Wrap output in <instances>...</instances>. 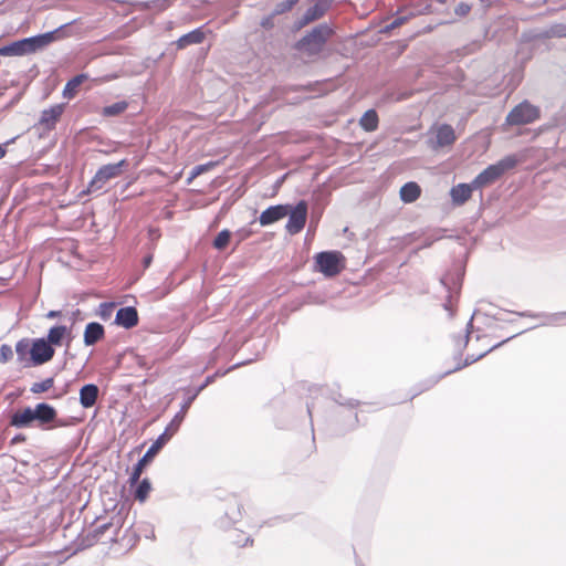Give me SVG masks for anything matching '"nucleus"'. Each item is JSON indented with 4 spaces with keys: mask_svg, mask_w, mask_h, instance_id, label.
<instances>
[{
    "mask_svg": "<svg viewBox=\"0 0 566 566\" xmlns=\"http://www.w3.org/2000/svg\"><path fill=\"white\" fill-rule=\"evenodd\" d=\"M205 40L202 28H197L189 33L184 34L177 40L178 49H185L190 44H199Z\"/></svg>",
    "mask_w": 566,
    "mask_h": 566,
    "instance_id": "21",
    "label": "nucleus"
},
{
    "mask_svg": "<svg viewBox=\"0 0 566 566\" xmlns=\"http://www.w3.org/2000/svg\"><path fill=\"white\" fill-rule=\"evenodd\" d=\"M104 336V327L99 323H88L84 331V344L92 346L96 344Z\"/></svg>",
    "mask_w": 566,
    "mask_h": 566,
    "instance_id": "19",
    "label": "nucleus"
},
{
    "mask_svg": "<svg viewBox=\"0 0 566 566\" xmlns=\"http://www.w3.org/2000/svg\"><path fill=\"white\" fill-rule=\"evenodd\" d=\"M408 20L407 17H397L392 20V22L387 27V29H395L402 25Z\"/></svg>",
    "mask_w": 566,
    "mask_h": 566,
    "instance_id": "44",
    "label": "nucleus"
},
{
    "mask_svg": "<svg viewBox=\"0 0 566 566\" xmlns=\"http://www.w3.org/2000/svg\"><path fill=\"white\" fill-rule=\"evenodd\" d=\"M476 189L473 187V182L471 184H458L453 186L450 190V196L452 203L454 206H461L465 203L472 196V191Z\"/></svg>",
    "mask_w": 566,
    "mask_h": 566,
    "instance_id": "13",
    "label": "nucleus"
},
{
    "mask_svg": "<svg viewBox=\"0 0 566 566\" xmlns=\"http://www.w3.org/2000/svg\"><path fill=\"white\" fill-rule=\"evenodd\" d=\"M150 489H151V484H150L149 479H147V478L143 479L140 482H138V485L135 490V493H134L135 499L140 502H144L147 499Z\"/></svg>",
    "mask_w": 566,
    "mask_h": 566,
    "instance_id": "29",
    "label": "nucleus"
},
{
    "mask_svg": "<svg viewBox=\"0 0 566 566\" xmlns=\"http://www.w3.org/2000/svg\"><path fill=\"white\" fill-rule=\"evenodd\" d=\"M289 212L290 205L271 206L260 214L259 222L262 227H266L285 218Z\"/></svg>",
    "mask_w": 566,
    "mask_h": 566,
    "instance_id": "10",
    "label": "nucleus"
},
{
    "mask_svg": "<svg viewBox=\"0 0 566 566\" xmlns=\"http://www.w3.org/2000/svg\"><path fill=\"white\" fill-rule=\"evenodd\" d=\"M275 14L271 12L270 14L263 17L260 21V25L265 31H271L275 27Z\"/></svg>",
    "mask_w": 566,
    "mask_h": 566,
    "instance_id": "41",
    "label": "nucleus"
},
{
    "mask_svg": "<svg viewBox=\"0 0 566 566\" xmlns=\"http://www.w3.org/2000/svg\"><path fill=\"white\" fill-rule=\"evenodd\" d=\"M471 10V7L467 3H459L455 8V13L459 15H465Z\"/></svg>",
    "mask_w": 566,
    "mask_h": 566,
    "instance_id": "43",
    "label": "nucleus"
},
{
    "mask_svg": "<svg viewBox=\"0 0 566 566\" xmlns=\"http://www.w3.org/2000/svg\"><path fill=\"white\" fill-rule=\"evenodd\" d=\"M115 324L126 329L133 328L138 324V313L133 306L122 307L115 316Z\"/></svg>",
    "mask_w": 566,
    "mask_h": 566,
    "instance_id": "11",
    "label": "nucleus"
},
{
    "mask_svg": "<svg viewBox=\"0 0 566 566\" xmlns=\"http://www.w3.org/2000/svg\"><path fill=\"white\" fill-rule=\"evenodd\" d=\"M128 108V103L125 101L116 102L112 105L105 106L102 109V115L105 117H113L124 113Z\"/></svg>",
    "mask_w": 566,
    "mask_h": 566,
    "instance_id": "27",
    "label": "nucleus"
},
{
    "mask_svg": "<svg viewBox=\"0 0 566 566\" xmlns=\"http://www.w3.org/2000/svg\"><path fill=\"white\" fill-rule=\"evenodd\" d=\"M231 238V232L227 229L220 231L213 240V248L217 250H223Z\"/></svg>",
    "mask_w": 566,
    "mask_h": 566,
    "instance_id": "32",
    "label": "nucleus"
},
{
    "mask_svg": "<svg viewBox=\"0 0 566 566\" xmlns=\"http://www.w3.org/2000/svg\"><path fill=\"white\" fill-rule=\"evenodd\" d=\"M476 359H478V358H467V359H465V361H464V364H462V365H458L453 370H459V369H461L462 367L468 366V365H470V364L474 363Z\"/></svg>",
    "mask_w": 566,
    "mask_h": 566,
    "instance_id": "47",
    "label": "nucleus"
},
{
    "mask_svg": "<svg viewBox=\"0 0 566 566\" xmlns=\"http://www.w3.org/2000/svg\"><path fill=\"white\" fill-rule=\"evenodd\" d=\"M62 28L63 25L43 34L25 38L30 53H35L36 51L46 48L49 44L57 40L60 30Z\"/></svg>",
    "mask_w": 566,
    "mask_h": 566,
    "instance_id": "9",
    "label": "nucleus"
},
{
    "mask_svg": "<svg viewBox=\"0 0 566 566\" xmlns=\"http://www.w3.org/2000/svg\"><path fill=\"white\" fill-rule=\"evenodd\" d=\"M33 410L35 421H38L40 426L52 422L56 417L55 409L45 402L38 403Z\"/></svg>",
    "mask_w": 566,
    "mask_h": 566,
    "instance_id": "18",
    "label": "nucleus"
},
{
    "mask_svg": "<svg viewBox=\"0 0 566 566\" xmlns=\"http://www.w3.org/2000/svg\"><path fill=\"white\" fill-rule=\"evenodd\" d=\"M298 0H285V1H282L280 3H277L274 8V10L272 11L275 15H280V14H283V13H286L289 11H291L296 4H297Z\"/></svg>",
    "mask_w": 566,
    "mask_h": 566,
    "instance_id": "35",
    "label": "nucleus"
},
{
    "mask_svg": "<svg viewBox=\"0 0 566 566\" xmlns=\"http://www.w3.org/2000/svg\"><path fill=\"white\" fill-rule=\"evenodd\" d=\"M517 159L514 156H507L496 164L488 166L473 180V187L476 189L484 188L495 182L505 171L514 168Z\"/></svg>",
    "mask_w": 566,
    "mask_h": 566,
    "instance_id": "2",
    "label": "nucleus"
},
{
    "mask_svg": "<svg viewBox=\"0 0 566 566\" xmlns=\"http://www.w3.org/2000/svg\"><path fill=\"white\" fill-rule=\"evenodd\" d=\"M6 147L3 145H0V159L3 158L6 156Z\"/></svg>",
    "mask_w": 566,
    "mask_h": 566,
    "instance_id": "50",
    "label": "nucleus"
},
{
    "mask_svg": "<svg viewBox=\"0 0 566 566\" xmlns=\"http://www.w3.org/2000/svg\"><path fill=\"white\" fill-rule=\"evenodd\" d=\"M312 410H313V406L312 405H307V411H308L310 416L312 415Z\"/></svg>",
    "mask_w": 566,
    "mask_h": 566,
    "instance_id": "54",
    "label": "nucleus"
},
{
    "mask_svg": "<svg viewBox=\"0 0 566 566\" xmlns=\"http://www.w3.org/2000/svg\"><path fill=\"white\" fill-rule=\"evenodd\" d=\"M360 126L366 132H374L378 126V115L374 109H368L360 118Z\"/></svg>",
    "mask_w": 566,
    "mask_h": 566,
    "instance_id": "26",
    "label": "nucleus"
},
{
    "mask_svg": "<svg viewBox=\"0 0 566 566\" xmlns=\"http://www.w3.org/2000/svg\"><path fill=\"white\" fill-rule=\"evenodd\" d=\"M539 117V109L524 101L516 105L506 116L509 125H526L535 122Z\"/></svg>",
    "mask_w": 566,
    "mask_h": 566,
    "instance_id": "5",
    "label": "nucleus"
},
{
    "mask_svg": "<svg viewBox=\"0 0 566 566\" xmlns=\"http://www.w3.org/2000/svg\"><path fill=\"white\" fill-rule=\"evenodd\" d=\"M214 379V376H209L206 378V380L203 381L202 385H200L199 387L195 388V390H199V394L208 386L210 385Z\"/></svg>",
    "mask_w": 566,
    "mask_h": 566,
    "instance_id": "46",
    "label": "nucleus"
},
{
    "mask_svg": "<svg viewBox=\"0 0 566 566\" xmlns=\"http://www.w3.org/2000/svg\"><path fill=\"white\" fill-rule=\"evenodd\" d=\"M31 54L25 39L11 42L0 48V55L2 56H23Z\"/></svg>",
    "mask_w": 566,
    "mask_h": 566,
    "instance_id": "16",
    "label": "nucleus"
},
{
    "mask_svg": "<svg viewBox=\"0 0 566 566\" xmlns=\"http://www.w3.org/2000/svg\"><path fill=\"white\" fill-rule=\"evenodd\" d=\"M448 280H449V279H448L447 276H444V277H442V279H441V283H442L446 287H448Z\"/></svg>",
    "mask_w": 566,
    "mask_h": 566,
    "instance_id": "52",
    "label": "nucleus"
},
{
    "mask_svg": "<svg viewBox=\"0 0 566 566\" xmlns=\"http://www.w3.org/2000/svg\"><path fill=\"white\" fill-rule=\"evenodd\" d=\"M87 78H88V76L86 74H78V75L74 76L73 78H71L66 83V85L63 90V96L66 98H73L75 96L80 85Z\"/></svg>",
    "mask_w": 566,
    "mask_h": 566,
    "instance_id": "23",
    "label": "nucleus"
},
{
    "mask_svg": "<svg viewBox=\"0 0 566 566\" xmlns=\"http://www.w3.org/2000/svg\"><path fill=\"white\" fill-rule=\"evenodd\" d=\"M150 261H151V256L145 258V260H144L145 265L148 266L150 264Z\"/></svg>",
    "mask_w": 566,
    "mask_h": 566,
    "instance_id": "53",
    "label": "nucleus"
},
{
    "mask_svg": "<svg viewBox=\"0 0 566 566\" xmlns=\"http://www.w3.org/2000/svg\"><path fill=\"white\" fill-rule=\"evenodd\" d=\"M60 315V312L57 311H50L48 314H46V317L49 318H55Z\"/></svg>",
    "mask_w": 566,
    "mask_h": 566,
    "instance_id": "48",
    "label": "nucleus"
},
{
    "mask_svg": "<svg viewBox=\"0 0 566 566\" xmlns=\"http://www.w3.org/2000/svg\"><path fill=\"white\" fill-rule=\"evenodd\" d=\"M69 329L64 325H56L50 328L48 338L45 339L52 347L57 346L62 343V339L66 336Z\"/></svg>",
    "mask_w": 566,
    "mask_h": 566,
    "instance_id": "24",
    "label": "nucleus"
},
{
    "mask_svg": "<svg viewBox=\"0 0 566 566\" xmlns=\"http://www.w3.org/2000/svg\"><path fill=\"white\" fill-rule=\"evenodd\" d=\"M241 510H242V505L238 501H233V503H231L229 505V507L226 511V516L228 517L230 523L234 524L241 520V517H242Z\"/></svg>",
    "mask_w": 566,
    "mask_h": 566,
    "instance_id": "30",
    "label": "nucleus"
},
{
    "mask_svg": "<svg viewBox=\"0 0 566 566\" xmlns=\"http://www.w3.org/2000/svg\"><path fill=\"white\" fill-rule=\"evenodd\" d=\"M35 421L34 410L27 407L22 411H17L10 419V424L15 428H29Z\"/></svg>",
    "mask_w": 566,
    "mask_h": 566,
    "instance_id": "14",
    "label": "nucleus"
},
{
    "mask_svg": "<svg viewBox=\"0 0 566 566\" xmlns=\"http://www.w3.org/2000/svg\"><path fill=\"white\" fill-rule=\"evenodd\" d=\"M343 255L338 251H324L315 255V270L326 277L337 275L343 269Z\"/></svg>",
    "mask_w": 566,
    "mask_h": 566,
    "instance_id": "4",
    "label": "nucleus"
},
{
    "mask_svg": "<svg viewBox=\"0 0 566 566\" xmlns=\"http://www.w3.org/2000/svg\"><path fill=\"white\" fill-rule=\"evenodd\" d=\"M64 107L62 104H56L41 113L39 124L45 129L51 130L55 127L56 122L61 117Z\"/></svg>",
    "mask_w": 566,
    "mask_h": 566,
    "instance_id": "12",
    "label": "nucleus"
},
{
    "mask_svg": "<svg viewBox=\"0 0 566 566\" xmlns=\"http://www.w3.org/2000/svg\"><path fill=\"white\" fill-rule=\"evenodd\" d=\"M30 349L31 347L28 339H21L15 345V353L21 359H23L28 353L30 354Z\"/></svg>",
    "mask_w": 566,
    "mask_h": 566,
    "instance_id": "39",
    "label": "nucleus"
},
{
    "mask_svg": "<svg viewBox=\"0 0 566 566\" xmlns=\"http://www.w3.org/2000/svg\"><path fill=\"white\" fill-rule=\"evenodd\" d=\"M289 220L285 224L286 231L291 234H297L301 232L306 223L307 219V203L304 200L297 202L295 207L290 206V212L286 216Z\"/></svg>",
    "mask_w": 566,
    "mask_h": 566,
    "instance_id": "6",
    "label": "nucleus"
},
{
    "mask_svg": "<svg viewBox=\"0 0 566 566\" xmlns=\"http://www.w3.org/2000/svg\"><path fill=\"white\" fill-rule=\"evenodd\" d=\"M186 413L179 410V412L174 417V419L170 421V423L166 427L164 432H167L169 437L171 438L179 429L181 422L185 419Z\"/></svg>",
    "mask_w": 566,
    "mask_h": 566,
    "instance_id": "31",
    "label": "nucleus"
},
{
    "mask_svg": "<svg viewBox=\"0 0 566 566\" xmlns=\"http://www.w3.org/2000/svg\"><path fill=\"white\" fill-rule=\"evenodd\" d=\"M333 33L334 30L328 23H321L300 39L295 48L308 56L316 55L322 52Z\"/></svg>",
    "mask_w": 566,
    "mask_h": 566,
    "instance_id": "1",
    "label": "nucleus"
},
{
    "mask_svg": "<svg viewBox=\"0 0 566 566\" xmlns=\"http://www.w3.org/2000/svg\"><path fill=\"white\" fill-rule=\"evenodd\" d=\"M472 327V318L469 321L468 323V331H467V335H465V339H464V345H467L468 340H469V334H470V331L469 328Z\"/></svg>",
    "mask_w": 566,
    "mask_h": 566,
    "instance_id": "49",
    "label": "nucleus"
},
{
    "mask_svg": "<svg viewBox=\"0 0 566 566\" xmlns=\"http://www.w3.org/2000/svg\"><path fill=\"white\" fill-rule=\"evenodd\" d=\"M171 1L172 0H154L151 2H146L145 8L163 11L171 4Z\"/></svg>",
    "mask_w": 566,
    "mask_h": 566,
    "instance_id": "40",
    "label": "nucleus"
},
{
    "mask_svg": "<svg viewBox=\"0 0 566 566\" xmlns=\"http://www.w3.org/2000/svg\"><path fill=\"white\" fill-rule=\"evenodd\" d=\"M522 316H530V317H543L544 322L542 325H557L559 324V321L564 317H566V313H554V314H527L522 313Z\"/></svg>",
    "mask_w": 566,
    "mask_h": 566,
    "instance_id": "28",
    "label": "nucleus"
},
{
    "mask_svg": "<svg viewBox=\"0 0 566 566\" xmlns=\"http://www.w3.org/2000/svg\"><path fill=\"white\" fill-rule=\"evenodd\" d=\"M127 160L122 159L116 164H107L99 167L93 179L90 181L86 192L92 193L102 190L106 182L118 177L122 174L123 168L127 167Z\"/></svg>",
    "mask_w": 566,
    "mask_h": 566,
    "instance_id": "3",
    "label": "nucleus"
},
{
    "mask_svg": "<svg viewBox=\"0 0 566 566\" xmlns=\"http://www.w3.org/2000/svg\"><path fill=\"white\" fill-rule=\"evenodd\" d=\"M30 355L33 365H42L52 359L54 348L44 338H38L31 346Z\"/></svg>",
    "mask_w": 566,
    "mask_h": 566,
    "instance_id": "7",
    "label": "nucleus"
},
{
    "mask_svg": "<svg viewBox=\"0 0 566 566\" xmlns=\"http://www.w3.org/2000/svg\"><path fill=\"white\" fill-rule=\"evenodd\" d=\"M217 165V163L214 161H210V163H207V164H202V165H198V166H195L192 168V170L190 171V176L188 178V181L190 182L192 179L197 178L198 176L207 172L208 170H210L211 168H213L214 166Z\"/></svg>",
    "mask_w": 566,
    "mask_h": 566,
    "instance_id": "34",
    "label": "nucleus"
},
{
    "mask_svg": "<svg viewBox=\"0 0 566 566\" xmlns=\"http://www.w3.org/2000/svg\"><path fill=\"white\" fill-rule=\"evenodd\" d=\"M53 378H46L42 381L34 382L31 386L30 391L32 394H42L44 391H48L53 386Z\"/></svg>",
    "mask_w": 566,
    "mask_h": 566,
    "instance_id": "36",
    "label": "nucleus"
},
{
    "mask_svg": "<svg viewBox=\"0 0 566 566\" xmlns=\"http://www.w3.org/2000/svg\"><path fill=\"white\" fill-rule=\"evenodd\" d=\"M98 387L94 384L84 385L80 389V403L83 408L93 407L98 398Z\"/></svg>",
    "mask_w": 566,
    "mask_h": 566,
    "instance_id": "17",
    "label": "nucleus"
},
{
    "mask_svg": "<svg viewBox=\"0 0 566 566\" xmlns=\"http://www.w3.org/2000/svg\"><path fill=\"white\" fill-rule=\"evenodd\" d=\"M187 397L185 398L184 402L181 403L180 410L185 413H187L188 409L190 408L193 400L198 397L199 390L195 389H187L186 390Z\"/></svg>",
    "mask_w": 566,
    "mask_h": 566,
    "instance_id": "37",
    "label": "nucleus"
},
{
    "mask_svg": "<svg viewBox=\"0 0 566 566\" xmlns=\"http://www.w3.org/2000/svg\"><path fill=\"white\" fill-rule=\"evenodd\" d=\"M12 348L9 345L3 344L0 347V363H7L12 357Z\"/></svg>",
    "mask_w": 566,
    "mask_h": 566,
    "instance_id": "42",
    "label": "nucleus"
},
{
    "mask_svg": "<svg viewBox=\"0 0 566 566\" xmlns=\"http://www.w3.org/2000/svg\"><path fill=\"white\" fill-rule=\"evenodd\" d=\"M421 195L420 186L415 181L405 184L399 191L400 200L405 203L415 202Z\"/></svg>",
    "mask_w": 566,
    "mask_h": 566,
    "instance_id": "20",
    "label": "nucleus"
},
{
    "mask_svg": "<svg viewBox=\"0 0 566 566\" xmlns=\"http://www.w3.org/2000/svg\"><path fill=\"white\" fill-rule=\"evenodd\" d=\"M548 36L566 38V24L558 23L552 25L547 31Z\"/></svg>",
    "mask_w": 566,
    "mask_h": 566,
    "instance_id": "38",
    "label": "nucleus"
},
{
    "mask_svg": "<svg viewBox=\"0 0 566 566\" xmlns=\"http://www.w3.org/2000/svg\"><path fill=\"white\" fill-rule=\"evenodd\" d=\"M328 7L329 4L327 0H319L314 6L310 7L300 19H297V21L295 22V28L300 30L306 27L307 24L316 20H319L325 15L326 11L328 10Z\"/></svg>",
    "mask_w": 566,
    "mask_h": 566,
    "instance_id": "8",
    "label": "nucleus"
},
{
    "mask_svg": "<svg viewBox=\"0 0 566 566\" xmlns=\"http://www.w3.org/2000/svg\"><path fill=\"white\" fill-rule=\"evenodd\" d=\"M145 536H146L147 538L154 539V538H155V532H154V530H150V532H149V533H147Z\"/></svg>",
    "mask_w": 566,
    "mask_h": 566,
    "instance_id": "51",
    "label": "nucleus"
},
{
    "mask_svg": "<svg viewBox=\"0 0 566 566\" xmlns=\"http://www.w3.org/2000/svg\"><path fill=\"white\" fill-rule=\"evenodd\" d=\"M437 145L440 147L449 146L455 140V133L452 126L443 124L437 129Z\"/></svg>",
    "mask_w": 566,
    "mask_h": 566,
    "instance_id": "22",
    "label": "nucleus"
},
{
    "mask_svg": "<svg viewBox=\"0 0 566 566\" xmlns=\"http://www.w3.org/2000/svg\"><path fill=\"white\" fill-rule=\"evenodd\" d=\"M122 526L120 518H112L108 522L98 524L94 531H93V537L95 541H98L102 538V536L112 530V536L109 537L111 541H115V537L118 535V531Z\"/></svg>",
    "mask_w": 566,
    "mask_h": 566,
    "instance_id": "15",
    "label": "nucleus"
},
{
    "mask_svg": "<svg viewBox=\"0 0 566 566\" xmlns=\"http://www.w3.org/2000/svg\"><path fill=\"white\" fill-rule=\"evenodd\" d=\"M112 307H113V304H102L101 305V315L102 317H106V315H109L111 314V311H112Z\"/></svg>",
    "mask_w": 566,
    "mask_h": 566,
    "instance_id": "45",
    "label": "nucleus"
},
{
    "mask_svg": "<svg viewBox=\"0 0 566 566\" xmlns=\"http://www.w3.org/2000/svg\"><path fill=\"white\" fill-rule=\"evenodd\" d=\"M150 462H136V464L129 475V479H128V482L132 486L139 482L142 473L144 472V470L147 468V465Z\"/></svg>",
    "mask_w": 566,
    "mask_h": 566,
    "instance_id": "33",
    "label": "nucleus"
},
{
    "mask_svg": "<svg viewBox=\"0 0 566 566\" xmlns=\"http://www.w3.org/2000/svg\"><path fill=\"white\" fill-rule=\"evenodd\" d=\"M169 439V434L163 432L139 460H150L154 458Z\"/></svg>",
    "mask_w": 566,
    "mask_h": 566,
    "instance_id": "25",
    "label": "nucleus"
}]
</instances>
